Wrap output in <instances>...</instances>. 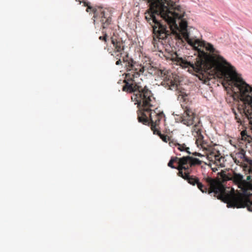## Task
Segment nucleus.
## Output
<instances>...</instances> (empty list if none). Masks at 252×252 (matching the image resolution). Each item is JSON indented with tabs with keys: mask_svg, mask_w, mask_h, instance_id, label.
Wrapping results in <instances>:
<instances>
[{
	"mask_svg": "<svg viewBox=\"0 0 252 252\" xmlns=\"http://www.w3.org/2000/svg\"><path fill=\"white\" fill-rule=\"evenodd\" d=\"M111 23L108 26H107L105 28H103V26L102 24H101L102 27V33L103 34L102 36H100L99 37V39L102 41H103L105 43H107L108 40V38L109 37H111V36H113L114 34H115L117 37H119L117 34H115V33H113V35H111V34H109V32L110 30H111Z\"/></svg>",
	"mask_w": 252,
	"mask_h": 252,
	"instance_id": "obj_12",
	"label": "nucleus"
},
{
	"mask_svg": "<svg viewBox=\"0 0 252 252\" xmlns=\"http://www.w3.org/2000/svg\"><path fill=\"white\" fill-rule=\"evenodd\" d=\"M175 55V61L177 62V64L181 65L182 67H191L192 70L197 73H199L205 69L204 60H202L198 59L195 63H192L182 58L179 57L177 54Z\"/></svg>",
	"mask_w": 252,
	"mask_h": 252,
	"instance_id": "obj_9",
	"label": "nucleus"
},
{
	"mask_svg": "<svg viewBox=\"0 0 252 252\" xmlns=\"http://www.w3.org/2000/svg\"><path fill=\"white\" fill-rule=\"evenodd\" d=\"M182 27H183V28H187V23H182Z\"/></svg>",
	"mask_w": 252,
	"mask_h": 252,
	"instance_id": "obj_22",
	"label": "nucleus"
},
{
	"mask_svg": "<svg viewBox=\"0 0 252 252\" xmlns=\"http://www.w3.org/2000/svg\"><path fill=\"white\" fill-rule=\"evenodd\" d=\"M181 118L183 124L190 126L197 122L196 119L198 118L191 109L187 108Z\"/></svg>",
	"mask_w": 252,
	"mask_h": 252,
	"instance_id": "obj_11",
	"label": "nucleus"
},
{
	"mask_svg": "<svg viewBox=\"0 0 252 252\" xmlns=\"http://www.w3.org/2000/svg\"><path fill=\"white\" fill-rule=\"evenodd\" d=\"M126 72L124 80L125 85L127 83L133 84L136 83L135 79L139 77L143 74L145 70V67L141 64L133 60L128 57L127 62L125 64Z\"/></svg>",
	"mask_w": 252,
	"mask_h": 252,
	"instance_id": "obj_7",
	"label": "nucleus"
},
{
	"mask_svg": "<svg viewBox=\"0 0 252 252\" xmlns=\"http://www.w3.org/2000/svg\"><path fill=\"white\" fill-rule=\"evenodd\" d=\"M220 156V154L219 153V152L215 150L211 151L207 155L208 159L212 161H214L216 164V161H218V160L219 159V158Z\"/></svg>",
	"mask_w": 252,
	"mask_h": 252,
	"instance_id": "obj_14",
	"label": "nucleus"
},
{
	"mask_svg": "<svg viewBox=\"0 0 252 252\" xmlns=\"http://www.w3.org/2000/svg\"><path fill=\"white\" fill-rule=\"evenodd\" d=\"M167 73V71L166 70H160V75L162 77H164L165 78H166V77H165V76L166 75Z\"/></svg>",
	"mask_w": 252,
	"mask_h": 252,
	"instance_id": "obj_20",
	"label": "nucleus"
},
{
	"mask_svg": "<svg viewBox=\"0 0 252 252\" xmlns=\"http://www.w3.org/2000/svg\"><path fill=\"white\" fill-rule=\"evenodd\" d=\"M227 67H224V76L225 77L228 78L229 82H230V83H229V85H230V83L231 84L232 86V91L234 92L235 93H238L239 94V96L240 97V99L242 102V100H241V96H240V92L239 91H238L237 90V87L235 85V83L233 82V80L230 78V77L229 76V75L227 74V70L229 68V65H226Z\"/></svg>",
	"mask_w": 252,
	"mask_h": 252,
	"instance_id": "obj_13",
	"label": "nucleus"
},
{
	"mask_svg": "<svg viewBox=\"0 0 252 252\" xmlns=\"http://www.w3.org/2000/svg\"><path fill=\"white\" fill-rule=\"evenodd\" d=\"M201 164L202 161L198 158L187 156L182 158L172 157L168 163V166L172 168L178 169L179 176L187 180L189 184L192 186L196 185L198 189L203 193H211L214 192L215 193H218L221 190H223L221 184L211 177H208L204 178L209 186L208 187L200 182L197 177L189 175L191 172V167L200 165Z\"/></svg>",
	"mask_w": 252,
	"mask_h": 252,
	"instance_id": "obj_2",
	"label": "nucleus"
},
{
	"mask_svg": "<svg viewBox=\"0 0 252 252\" xmlns=\"http://www.w3.org/2000/svg\"><path fill=\"white\" fill-rule=\"evenodd\" d=\"M111 42L113 44L112 49H107V51L111 56L117 60L116 64L122 65V62L125 64L127 62L129 54L125 51L126 45L125 41L120 37H117L115 34L111 37Z\"/></svg>",
	"mask_w": 252,
	"mask_h": 252,
	"instance_id": "obj_6",
	"label": "nucleus"
},
{
	"mask_svg": "<svg viewBox=\"0 0 252 252\" xmlns=\"http://www.w3.org/2000/svg\"><path fill=\"white\" fill-rule=\"evenodd\" d=\"M237 156L246 161L249 165V171L252 172V160L249 159L245 155L244 150H241L236 154ZM220 178L223 182L232 181L238 187L246 192L247 196L244 197L241 195H236L226 192L225 186L218 180L213 179L220 182L223 187V190L215 193L214 192L208 193H213L215 197L227 203L228 207L245 208L247 207L249 211L252 212V175L248 176L247 180L244 179L243 176L240 174L233 172L232 174H226L225 172L220 173Z\"/></svg>",
	"mask_w": 252,
	"mask_h": 252,
	"instance_id": "obj_1",
	"label": "nucleus"
},
{
	"mask_svg": "<svg viewBox=\"0 0 252 252\" xmlns=\"http://www.w3.org/2000/svg\"><path fill=\"white\" fill-rule=\"evenodd\" d=\"M191 154L193 156H198V157H203V156L200 153H199L197 152L191 153L190 155Z\"/></svg>",
	"mask_w": 252,
	"mask_h": 252,
	"instance_id": "obj_21",
	"label": "nucleus"
},
{
	"mask_svg": "<svg viewBox=\"0 0 252 252\" xmlns=\"http://www.w3.org/2000/svg\"><path fill=\"white\" fill-rule=\"evenodd\" d=\"M149 6H159V0H147Z\"/></svg>",
	"mask_w": 252,
	"mask_h": 252,
	"instance_id": "obj_17",
	"label": "nucleus"
},
{
	"mask_svg": "<svg viewBox=\"0 0 252 252\" xmlns=\"http://www.w3.org/2000/svg\"><path fill=\"white\" fill-rule=\"evenodd\" d=\"M173 145L177 149L181 152H185L189 155H190L191 152L189 151V148L185 144H180L178 143H174Z\"/></svg>",
	"mask_w": 252,
	"mask_h": 252,
	"instance_id": "obj_15",
	"label": "nucleus"
},
{
	"mask_svg": "<svg viewBox=\"0 0 252 252\" xmlns=\"http://www.w3.org/2000/svg\"><path fill=\"white\" fill-rule=\"evenodd\" d=\"M122 90L127 93H131V100L137 105L139 112L138 113L139 122L144 125L149 124L150 114L156 110H152L155 103V98L152 91L147 86H142L140 83H127L124 85Z\"/></svg>",
	"mask_w": 252,
	"mask_h": 252,
	"instance_id": "obj_3",
	"label": "nucleus"
},
{
	"mask_svg": "<svg viewBox=\"0 0 252 252\" xmlns=\"http://www.w3.org/2000/svg\"><path fill=\"white\" fill-rule=\"evenodd\" d=\"M242 139L244 140H249L250 136L247 134L246 130H243L241 132Z\"/></svg>",
	"mask_w": 252,
	"mask_h": 252,
	"instance_id": "obj_18",
	"label": "nucleus"
},
{
	"mask_svg": "<svg viewBox=\"0 0 252 252\" xmlns=\"http://www.w3.org/2000/svg\"><path fill=\"white\" fill-rule=\"evenodd\" d=\"M219 159L218 160V161H216V165L221 167H224L225 160V158L220 155Z\"/></svg>",
	"mask_w": 252,
	"mask_h": 252,
	"instance_id": "obj_16",
	"label": "nucleus"
},
{
	"mask_svg": "<svg viewBox=\"0 0 252 252\" xmlns=\"http://www.w3.org/2000/svg\"><path fill=\"white\" fill-rule=\"evenodd\" d=\"M185 38L188 43L193 48L198 51V57L199 60H204V67H206L207 62L209 60V55L207 53L205 52L201 48H205V49L209 51L210 53L213 54L212 58L218 64L220 65H229V68L227 70V74L229 75L230 78L233 80L236 86V80H240L244 81L243 79L239 77L236 72L235 68L229 63H228L222 56L218 55L219 53L214 47L212 44L206 43L204 41H200L198 39L190 38L188 33L184 35Z\"/></svg>",
	"mask_w": 252,
	"mask_h": 252,
	"instance_id": "obj_4",
	"label": "nucleus"
},
{
	"mask_svg": "<svg viewBox=\"0 0 252 252\" xmlns=\"http://www.w3.org/2000/svg\"><path fill=\"white\" fill-rule=\"evenodd\" d=\"M162 120H165L163 112L158 110H156L150 114L149 124L146 125H150L151 129L153 131V133L159 136L163 141L167 142L169 140V136L161 134L159 130V125Z\"/></svg>",
	"mask_w": 252,
	"mask_h": 252,
	"instance_id": "obj_8",
	"label": "nucleus"
},
{
	"mask_svg": "<svg viewBox=\"0 0 252 252\" xmlns=\"http://www.w3.org/2000/svg\"><path fill=\"white\" fill-rule=\"evenodd\" d=\"M177 94L178 95L179 97L181 96L182 98L185 99V97L187 96V94L184 91H177Z\"/></svg>",
	"mask_w": 252,
	"mask_h": 252,
	"instance_id": "obj_19",
	"label": "nucleus"
},
{
	"mask_svg": "<svg viewBox=\"0 0 252 252\" xmlns=\"http://www.w3.org/2000/svg\"><path fill=\"white\" fill-rule=\"evenodd\" d=\"M83 3L84 6H87L86 11H92L94 13V22H100L102 24L103 28H105L111 24L112 18L108 10L101 6H91L90 2L86 0H76Z\"/></svg>",
	"mask_w": 252,
	"mask_h": 252,
	"instance_id": "obj_5",
	"label": "nucleus"
},
{
	"mask_svg": "<svg viewBox=\"0 0 252 252\" xmlns=\"http://www.w3.org/2000/svg\"><path fill=\"white\" fill-rule=\"evenodd\" d=\"M196 121L197 122L193 124L194 125L192 127L191 133L196 138L195 143L197 146L200 145L202 148H204V136L202 135V125L198 118L196 119Z\"/></svg>",
	"mask_w": 252,
	"mask_h": 252,
	"instance_id": "obj_10",
	"label": "nucleus"
},
{
	"mask_svg": "<svg viewBox=\"0 0 252 252\" xmlns=\"http://www.w3.org/2000/svg\"><path fill=\"white\" fill-rule=\"evenodd\" d=\"M234 160V161L237 164H238V163H241V162H240L239 160H237L236 158H233Z\"/></svg>",
	"mask_w": 252,
	"mask_h": 252,
	"instance_id": "obj_23",
	"label": "nucleus"
}]
</instances>
